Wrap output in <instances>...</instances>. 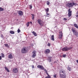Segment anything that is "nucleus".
<instances>
[{
	"label": "nucleus",
	"instance_id": "obj_1",
	"mask_svg": "<svg viewBox=\"0 0 78 78\" xmlns=\"http://www.w3.org/2000/svg\"><path fill=\"white\" fill-rule=\"evenodd\" d=\"M76 5V3H75L74 2H68L66 4V5L67 7L69 8H71L73 7V6Z\"/></svg>",
	"mask_w": 78,
	"mask_h": 78
},
{
	"label": "nucleus",
	"instance_id": "obj_2",
	"mask_svg": "<svg viewBox=\"0 0 78 78\" xmlns=\"http://www.w3.org/2000/svg\"><path fill=\"white\" fill-rule=\"evenodd\" d=\"M28 52V49L26 47H23L21 49V53H27Z\"/></svg>",
	"mask_w": 78,
	"mask_h": 78
},
{
	"label": "nucleus",
	"instance_id": "obj_3",
	"mask_svg": "<svg viewBox=\"0 0 78 78\" xmlns=\"http://www.w3.org/2000/svg\"><path fill=\"white\" fill-rule=\"evenodd\" d=\"M71 30L74 35H76V37H78V32H76V30L75 28H72Z\"/></svg>",
	"mask_w": 78,
	"mask_h": 78
},
{
	"label": "nucleus",
	"instance_id": "obj_4",
	"mask_svg": "<svg viewBox=\"0 0 78 78\" xmlns=\"http://www.w3.org/2000/svg\"><path fill=\"white\" fill-rule=\"evenodd\" d=\"M72 49V47L68 48L67 47L64 48L62 49V51H67L69 50Z\"/></svg>",
	"mask_w": 78,
	"mask_h": 78
},
{
	"label": "nucleus",
	"instance_id": "obj_5",
	"mask_svg": "<svg viewBox=\"0 0 78 78\" xmlns=\"http://www.w3.org/2000/svg\"><path fill=\"white\" fill-rule=\"evenodd\" d=\"M12 71L13 73H17L19 72V70H18V69L16 68H14L12 69Z\"/></svg>",
	"mask_w": 78,
	"mask_h": 78
},
{
	"label": "nucleus",
	"instance_id": "obj_6",
	"mask_svg": "<svg viewBox=\"0 0 78 78\" xmlns=\"http://www.w3.org/2000/svg\"><path fill=\"white\" fill-rule=\"evenodd\" d=\"M70 10H71V9H69L68 10V16L69 17H70L72 16V11H70Z\"/></svg>",
	"mask_w": 78,
	"mask_h": 78
},
{
	"label": "nucleus",
	"instance_id": "obj_7",
	"mask_svg": "<svg viewBox=\"0 0 78 78\" xmlns=\"http://www.w3.org/2000/svg\"><path fill=\"white\" fill-rule=\"evenodd\" d=\"M59 75L61 78H66V74H60Z\"/></svg>",
	"mask_w": 78,
	"mask_h": 78
},
{
	"label": "nucleus",
	"instance_id": "obj_8",
	"mask_svg": "<svg viewBox=\"0 0 78 78\" xmlns=\"http://www.w3.org/2000/svg\"><path fill=\"white\" fill-rule=\"evenodd\" d=\"M32 57L34 58L36 56V51H34L32 52Z\"/></svg>",
	"mask_w": 78,
	"mask_h": 78
},
{
	"label": "nucleus",
	"instance_id": "obj_9",
	"mask_svg": "<svg viewBox=\"0 0 78 78\" xmlns=\"http://www.w3.org/2000/svg\"><path fill=\"white\" fill-rule=\"evenodd\" d=\"M50 52V49H48L44 51L45 54H49Z\"/></svg>",
	"mask_w": 78,
	"mask_h": 78
},
{
	"label": "nucleus",
	"instance_id": "obj_10",
	"mask_svg": "<svg viewBox=\"0 0 78 78\" xmlns=\"http://www.w3.org/2000/svg\"><path fill=\"white\" fill-rule=\"evenodd\" d=\"M37 68L38 69H40L41 70H44V67L42 66H41L40 65H38L37 66Z\"/></svg>",
	"mask_w": 78,
	"mask_h": 78
},
{
	"label": "nucleus",
	"instance_id": "obj_11",
	"mask_svg": "<svg viewBox=\"0 0 78 78\" xmlns=\"http://www.w3.org/2000/svg\"><path fill=\"white\" fill-rule=\"evenodd\" d=\"M59 33L60 34L59 35V38L61 39V38H62V35L63 34H62V31H59Z\"/></svg>",
	"mask_w": 78,
	"mask_h": 78
},
{
	"label": "nucleus",
	"instance_id": "obj_12",
	"mask_svg": "<svg viewBox=\"0 0 78 78\" xmlns=\"http://www.w3.org/2000/svg\"><path fill=\"white\" fill-rule=\"evenodd\" d=\"M37 22L38 23L39 25H40L41 26H42V21L41 19H38L37 20Z\"/></svg>",
	"mask_w": 78,
	"mask_h": 78
},
{
	"label": "nucleus",
	"instance_id": "obj_13",
	"mask_svg": "<svg viewBox=\"0 0 78 78\" xmlns=\"http://www.w3.org/2000/svg\"><path fill=\"white\" fill-rule=\"evenodd\" d=\"M18 13L20 15V16H23V12L21 11H18Z\"/></svg>",
	"mask_w": 78,
	"mask_h": 78
},
{
	"label": "nucleus",
	"instance_id": "obj_14",
	"mask_svg": "<svg viewBox=\"0 0 78 78\" xmlns=\"http://www.w3.org/2000/svg\"><path fill=\"white\" fill-rule=\"evenodd\" d=\"M60 74H66V71L65 70H62L59 73V75Z\"/></svg>",
	"mask_w": 78,
	"mask_h": 78
},
{
	"label": "nucleus",
	"instance_id": "obj_15",
	"mask_svg": "<svg viewBox=\"0 0 78 78\" xmlns=\"http://www.w3.org/2000/svg\"><path fill=\"white\" fill-rule=\"evenodd\" d=\"M8 58L9 59H12L13 58V56L12 55V54L11 53L8 55Z\"/></svg>",
	"mask_w": 78,
	"mask_h": 78
},
{
	"label": "nucleus",
	"instance_id": "obj_16",
	"mask_svg": "<svg viewBox=\"0 0 78 78\" xmlns=\"http://www.w3.org/2000/svg\"><path fill=\"white\" fill-rule=\"evenodd\" d=\"M51 59H52V57H48V60L49 62H51Z\"/></svg>",
	"mask_w": 78,
	"mask_h": 78
},
{
	"label": "nucleus",
	"instance_id": "obj_17",
	"mask_svg": "<svg viewBox=\"0 0 78 78\" xmlns=\"http://www.w3.org/2000/svg\"><path fill=\"white\" fill-rule=\"evenodd\" d=\"M32 33L34 35V36H37V34L35 32L33 31Z\"/></svg>",
	"mask_w": 78,
	"mask_h": 78
},
{
	"label": "nucleus",
	"instance_id": "obj_18",
	"mask_svg": "<svg viewBox=\"0 0 78 78\" xmlns=\"http://www.w3.org/2000/svg\"><path fill=\"white\" fill-rule=\"evenodd\" d=\"M5 70H6L7 72H9V69H8V68H7V67H5Z\"/></svg>",
	"mask_w": 78,
	"mask_h": 78
},
{
	"label": "nucleus",
	"instance_id": "obj_19",
	"mask_svg": "<svg viewBox=\"0 0 78 78\" xmlns=\"http://www.w3.org/2000/svg\"><path fill=\"white\" fill-rule=\"evenodd\" d=\"M10 34H14L15 32L14 31H12V30H10Z\"/></svg>",
	"mask_w": 78,
	"mask_h": 78
},
{
	"label": "nucleus",
	"instance_id": "obj_20",
	"mask_svg": "<svg viewBox=\"0 0 78 78\" xmlns=\"http://www.w3.org/2000/svg\"><path fill=\"white\" fill-rule=\"evenodd\" d=\"M51 39L52 41H55V38H54V35H52Z\"/></svg>",
	"mask_w": 78,
	"mask_h": 78
},
{
	"label": "nucleus",
	"instance_id": "obj_21",
	"mask_svg": "<svg viewBox=\"0 0 78 78\" xmlns=\"http://www.w3.org/2000/svg\"><path fill=\"white\" fill-rule=\"evenodd\" d=\"M31 15H32V20H34V15L33 14H31Z\"/></svg>",
	"mask_w": 78,
	"mask_h": 78
},
{
	"label": "nucleus",
	"instance_id": "obj_22",
	"mask_svg": "<svg viewBox=\"0 0 78 78\" xmlns=\"http://www.w3.org/2000/svg\"><path fill=\"white\" fill-rule=\"evenodd\" d=\"M74 26L76 28H77V29L78 28V25H77V24H74Z\"/></svg>",
	"mask_w": 78,
	"mask_h": 78
},
{
	"label": "nucleus",
	"instance_id": "obj_23",
	"mask_svg": "<svg viewBox=\"0 0 78 78\" xmlns=\"http://www.w3.org/2000/svg\"><path fill=\"white\" fill-rule=\"evenodd\" d=\"M67 68V69L68 70H69V71H70V70H71V68H70V67L68 66Z\"/></svg>",
	"mask_w": 78,
	"mask_h": 78
},
{
	"label": "nucleus",
	"instance_id": "obj_24",
	"mask_svg": "<svg viewBox=\"0 0 78 78\" xmlns=\"http://www.w3.org/2000/svg\"><path fill=\"white\" fill-rule=\"evenodd\" d=\"M4 9L1 7H0V11H3Z\"/></svg>",
	"mask_w": 78,
	"mask_h": 78
},
{
	"label": "nucleus",
	"instance_id": "obj_25",
	"mask_svg": "<svg viewBox=\"0 0 78 78\" xmlns=\"http://www.w3.org/2000/svg\"><path fill=\"white\" fill-rule=\"evenodd\" d=\"M4 45L6 47H9V46H8V44H4Z\"/></svg>",
	"mask_w": 78,
	"mask_h": 78
},
{
	"label": "nucleus",
	"instance_id": "obj_26",
	"mask_svg": "<svg viewBox=\"0 0 78 78\" xmlns=\"http://www.w3.org/2000/svg\"><path fill=\"white\" fill-rule=\"evenodd\" d=\"M1 55L2 58H5V55L3 53L1 54Z\"/></svg>",
	"mask_w": 78,
	"mask_h": 78
},
{
	"label": "nucleus",
	"instance_id": "obj_27",
	"mask_svg": "<svg viewBox=\"0 0 78 78\" xmlns=\"http://www.w3.org/2000/svg\"><path fill=\"white\" fill-rule=\"evenodd\" d=\"M46 73L47 75H48V76H48V77H51V76H50V75H49L48 73L47 72Z\"/></svg>",
	"mask_w": 78,
	"mask_h": 78
},
{
	"label": "nucleus",
	"instance_id": "obj_28",
	"mask_svg": "<svg viewBox=\"0 0 78 78\" xmlns=\"http://www.w3.org/2000/svg\"><path fill=\"white\" fill-rule=\"evenodd\" d=\"M29 23V22H28L27 23V27H29V23Z\"/></svg>",
	"mask_w": 78,
	"mask_h": 78
},
{
	"label": "nucleus",
	"instance_id": "obj_29",
	"mask_svg": "<svg viewBox=\"0 0 78 78\" xmlns=\"http://www.w3.org/2000/svg\"><path fill=\"white\" fill-rule=\"evenodd\" d=\"M46 15L47 16H46L47 17H49V13H48V12H46Z\"/></svg>",
	"mask_w": 78,
	"mask_h": 78
},
{
	"label": "nucleus",
	"instance_id": "obj_30",
	"mask_svg": "<svg viewBox=\"0 0 78 78\" xmlns=\"http://www.w3.org/2000/svg\"><path fill=\"white\" fill-rule=\"evenodd\" d=\"M47 3L48 5H50V2L48 1H47Z\"/></svg>",
	"mask_w": 78,
	"mask_h": 78
},
{
	"label": "nucleus",
	"instance_id": "obj_31",
	"mask_svg": "<svg viewBox=\"0 0 78 78\" xmlns=\"http://www.w3.org/2000/svg\"><path fill=\"white\" fill-rule=\"evenodd\" d=\"M45 10L47 11V12H48V11H49V9L48 8H47L46 9H45Z\"/></svg>",
	"mask_w": 78,
	"mask_h": 78
},
{
	"label": "nucleus",
	"instance_id": "obj_32",
	"mask_svg": "<svg viewBox=\"0 0 78 78\" xmlns=\"http://www.w3.org/2000/svg\"><path fill=\"white\" fill-rule=\"evenodd\" d=\"M47 45H48V47H50V45H51V44H50V43H48V44Z\"/></svg>",
	"mask_w": 78,
	"mask_h": 78
},
{
	"label": "nucleus",
	"instance_id": "obj_33",
	"mask_svg": "<svg viewBox=\"0 0 78 78\" xmlns=\"http://www.w3.org/2000/svg\"><path fill=\"white\" fill-rule=\"evenodd\" d=\"M17 32H18V33H20V29H18V30H17Z\"/></svg>",
	"mask_w": 78,
	"mask_h": 78
},
{
	"label": "nucleus",
	"instance_id": "obj_34",
	"mask_svg": "<svg viewBox=\"0 0 78 78\" xmlns=\"http://www.w3.org/2000/svg\"><path fill=\"white\" fill-rule=\"evenodd\" d=\"M44 70L46 73H47V70H46V69H44Z\"/></svg>",
	"mask_w": 78,
	"mask_h": 78
},
{
	"label": "nucleus",
	"instance_id": "obj_35",
	"mask_svg": "<svg viewBox=\"0 0 78 78\" xmlns=\"http://www.w3.org/2000/svg\"><path fill=\"white\" fill-rule=\"evenodd\" d=\"M1 37H2V38H3L4 37V36H3V35L2 34L1 35Z\"/></svg>",
	"mask_w": 78,
	"mask_h": 78
},
{
	"label": "nucleus",
	"instance_id": "obj_36",
	"mask_svg": "<svg viewBox=\"0 0 78 78\" xmlns=\"http://www.w3.org/2000/svg\"><path fill=\"white\" fill-rule=\"evenodd\" d=\"M66 55H63V58H66Z\"/></svg>",
	"mask_w": 78,
	"mask_h": 78
},
{
	"label": "nucleus",
	"instance_id": "obj_37",
	"mask_svg": "<svg viewBox=\"0 0 78 78\" xmlns=\"http://www.w3.org/2000/svg\"><path fill=\"white\" fill-rule=\"evenodd\" d=\"M63 20H67V19L66 18H64Z\"/></svg>",
	"mask_w": 78,
	"mask_h": 78
},
{
	"label": "nucleus",
	"instance_id": "obj_38",
	"mask_svg": "<svg viewBox=\"0 0 78 78\" xmlns=\"http://www.w3.org/2000/svg\"><path fill=\"white\" fill-rule=\"evenodd\" d=\"M54 78H56V74L54 75Z\"/></svg>",
	"mask_w": 78,
	"mask_h": 78
},
{
	"label": "nucleus",
	"instance_id": "obj_39",
	"mask_svg": "<svg viewBox=\"0 0 78 78\" xmlns=\"http://www.w3.org/2000/svg\"><path fill=\"white\" fill-rule=\"evenodd\" d=\"M29 6H30V9H32V5H30Z\"/></svg>",
	"mask_w": 78,
	"mask_h": 78
},
{
	"label": "nucleus",
	"instance_id": "obj_40",
	"mask_svg": "<svg viewBox=\"0 0 78 78\" xmlns=\"http://www.w3.org/2000/svg\"><path fill=\"white\" fill-rule=\"evenodd\" d=\"M45 78H51V77L46 76Z\"/></svg>",
	"mask_w": 78,
	"mask_h": 78
},
{
	"label": "nucleus",
	"instance_id": "obj_41",
	"mask_svg": "<svg viewBox=\"0 0 78 78\" xmlns=\"http://www.w3.org/2000/svg\"><path fill=\"white\" fill-rule=\"evenodd\" d=\"M2 56H0V60H2Z\"/></svg>",
	"mask_w": 78,
	"mask_h": 78
},
{
	"label": "nucleus",
	"instance_id": "obj_42",
	"mask_svg": "<svg viewBox=\"0 0 78 78\" xmlns=\"http://www.w3.org/2000/svg\"><path fill=\"white\" fill-rule=\"evenodd\" d=\"M32 69H34V66H32Z\"/></svg>",
	"mask_w": 78,
	"mask_h": 78
},
{
	"label": "nucleus",
	"instance_id": "obj_43",
	"mask_svg": "<svg viewBox=\"0 0 78 78\" xmlns=\"http://www.w3.org/2000/svg\"><path fill=\"white\" fill-rule=\"evenodd\" d=\"M76 62H77V63H78V60H76Z\"/></svg>",
	"mask_w": 78,
	"mask_h": 78
},
{
	"label": "nucleus",
	"instance_id": "obj_44",
	"mask_svg": "<svg viewBox=\"0 0 78 78\" xmlns=\"http://www.w3.org/2000/svg\"><path fill=\"white\" fill-rule=\"evenodd\" d=\"M30 23L31 24H32V22H30Z\"/></svg>",
	"mask_w": 78,
	"mask_h": 78
}]
</instances>
